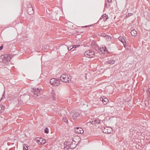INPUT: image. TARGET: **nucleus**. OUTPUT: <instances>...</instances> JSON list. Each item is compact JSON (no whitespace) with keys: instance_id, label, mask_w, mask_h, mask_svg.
<instances>
[{"instance_id":"nucleus-1","label":"nucleus","mask_w":150,"mask_h":150,"mask_svg":"<svg viewBox=\"0 0 150 150\" xmlns=\"http://www.w3.org/2000/svg\"><path fill=\"white\" fill-rule=\"evenodd\" d=\"M60 80L62 82L69 83L71 81L70 76L67 74H63L60 77Z\"/></svg>"},{"instance_id":"nucleus-2","label":"nucleus","mask_w":150,"mask_h":150,"mask_svg":"<svg viewBox=\"0 0 150 150\" xmlns=\"http://www.w3.org/2000/svg\"><path fill=\"white\" fill-rule=\"evenodd\" d=\"M42 90V89L41 88H33L32 90L31 94L35 98H36L38 97H39V98H40Z\"/></svg>"},{"instance_id":"nucleus-3","label":"nucleus","mask_w":150,"mask_h":150,"mask_svg":"<svg viewBox=\"0 0 150 150\" xmlns=\"http://www.w3.org/2000/svg\"><path fill=\"white\" fill-rule=\"evenodd\" d=\"M29 98V96L28 95L21 96L18 98V103L19 104L25 103Z\"/></svg>"},{"instance_id":"nucleus-4","label":"nucleus","mask_w":150,"mask_h":150,"mask_svg":"<svg viewBox=\"0 0 150 150\" xmlns=\"http://www.w3.org/2000/svg\"><path fill=\"white\" fill-rule=\"evenodd\" d=\"M95 53L92 50H88L84 53V55L87 57L92 58L95 56Z\"/></svg>"},{"instance_id":"nucleus-5","label":"nucleus","mask_w":150,"mask_h":150,"mask_svg":"<svg viewBox=\"0 0 150 150\" xmlns=\"http://www.w3.org/2000/svg\"><path fill=\"white\" fill-rule=\"evenodd\" d=\"M1 57L2 58L3 62L4 64H6L8 62L10 61L12 56L10 54L8 55L5 54L2 55Z\"/></svg>"},{"instance_id":"nucleus-6","label":"nucleus","mask_w":150,"mask_h":150,"mask_svg":"<svg viewBox=\"0 0 150 150\" xmlns=\"http://www.w3.org/2000/svg\"><path fill=\"white\" fill-rule=\"evenodd\" d=\"M50 83L51 85L54 86H56L59 85L60 84V81L58 79L53 78L50 79Z\"/></svg>"},{"instance_id":"nucleus-7","label":"nucleus","mask_w":150,"mask_h":150,"mask_svg":"<svg viewBox=\"0 0 150 150\" xmlns=\"http://www.w3.org/2000/svg\"><path fill=\"white\" fill-rule=\"evenodd\" d=\"M74 131L76 133L78 134H82L84 132V131L83 129L79 127H76L75 128Z\"/></svg>"},{"instance_id":"nucleus-8","label":"nucleus","mask_w":150,"mask_h":150,"mask_svg":"<svg viewBox=\"0 0 150 150\" xmlns=\"http://www.w3.org/2000/svg\"><path fill=\"white\" fill-rule=\"evenodd\" d=\"M100 121L101 120H100L96 118V119L91 120L90 121V122L93 125H95L96 124H100ZM101 121H102L101 120Z\"/></svg>"},{"instance_id":"nucleus-9","label":"nucleus","mask_w":150,"mask_h":150,"mask_svg":"<svg viewBox=\"0 0 150 150\" xmlns=\"http://www.w3.org/2000/svg\"><path fill=\"white\" fill-rule=\"evenodd\" d=\"M112 130V128L110 127H104L103 130V132L105 133H110Z\"/></svg>"},{"instance_id":"nucleus-10","label":"nucleus","mask_w":150,"mask_h":150,"mask_svg":"<svg viewBox=\"0 0 150 150\" xmlns=\"http://www.w3.org/2000/svg\"><path fill=\"white\" fill-rule=\"evenodd\" d=\"M75 142L73 141L70 144H69V148L71 149H74L76 146Z\"/></svg>"},{"instance_id":"nucleus-11","label":"nucleus","mask_w":150,"mask_h":150,"mask_svg":"<svg viewBox=\"0 0 150 150\" xmlns=\"http://www.w3.org/2000/svg\"><path fill=\"white\" fill-rule=\"evenodd\" d=\"M27 10L28 11V12L29 15H31L33 14L34 12L33 9V8L31 6L30 7H28Z\"/></svg>"},{"instance_id":"nucleus-12","label":"nucleus","mask_w":150,"mask_h":150,"mask_svg":"<svg viewBox=\"0 0 150 150\" xmlns=\"http://www.w3.org/2000/svg\"><path fill=\"white\" fill-rule=\"evenodd\" d=\"M98 50L101 52L102 53L104 54L105 52L107 51L106 47L105 46L104 47H100V48L98 47V48L97 49V50Z\"/></svg>"},{"instance_id":"nucleus-13","label":"nucleus","mask_w":150,"mask_h":150,"mask_svg":"<svg viewBox=\"0 0 150 150\" xmlns=\"http://www.w3.org/2000/svg\"><path fill=\"white\" fill-rule=\"evenodd\" d=\"M91 45L93 48L95 49L96 50H97V49L98 48V46L96 42L94 41L92 42Z\"/></svg>"},{"instance_id":"nucleus-14","label":"nucleus","mask_w":150,"mask_h":150,"mask_svg":"<svg viewBox=\"0 0 150 150\" xmlns=\"http://www.w3.org/2000/svg\"><path fill=\"white\" fill-rule=\"evenodd\" d=\"M103 18L104 21H106L108 19V16L106 14H103L100 17V19H102Z\"/></svg>"},{"instance_id":"nucleus-15","label":"nucleus","mask_w":150,"mask_h":150,"mask_svg":"<svg viewBox=\"0 0 150 150\" xmlns=\"http://www.w3.org/2000/svg\"><path fill=\"white\" fill-rule=\"evenodd\" d=\"M131 34L132 35L136 36L137 35V32L135 30H133L131 31Z\"/></svg>"},{"instance_id":"nucleus-16","label":"nucleus","mask_w":150,"mask_h":150,"mask_svg":"<svg viewBox=\"0 0 150 150\" xmlns=\"http://www.w3.org/2000/svg\"><path fill=\"white\" fill-rule=\"evenodd\" d=\"M79 116V115L78 113H75L73 115L72 118L73 120H75Z\"/></svg>"},{"instance_id":"nucleus-17","label":"nucleus","mask_w":150,"mask_h":150,"mask_svg":"<svg viewBox=\"0 0 150 150\" xmlns=\"http://www.w3.org/2000/svg\"><path fill=\"white\" fill-rule=\"evenodd\" d=\"M111 1V0H110V1L109 0H108V2H105V4L104 7L105 8H108L110 6L109 4L108 5V3H110Z\"/></svg>"},{"instance_id":"nucleus-18","label":"nucleus","mask_w":150,"mask_h":150,"mask_svg":"<svg viewBox=\"0 0 150 150\" xmlns=\"http://www.w3.org/2000/svg\"><path fill=\"white\" fill-rule=\"evenodd\" d=\"M115 62V61L113 59H111L106 62V63L108 64H113Z\"/></svg>"},{"instance_id":"nucleus-19","label":"nucleus","mask_w":150,"mask_h":150,"mask_svg":"<svg viewBox=\"0 0 150 150\" xmlns=\"http://www.w3.org/2000/svg\"><path fill=\"white\" fill-rule=\"evenodd\" d=\"M119 40L121 42H122V43L123 42L124 43H125V40L124 39V38L123 37H119L118 38Z\"/></svg>"},{"instance_id":"nucleus-20","label":"nucleus","mask_w":150,"mask_h":150,"mask_svg":"<svg viewBox=\"0 0 150 150\" xmlns=\"http://www.w3.org/2000/svg\"><path fill=\"white\" fill-rule=\"evenodd\" d=\"M108 101V100L106 98H105L103 99V103L104 104H106L107 102Z\"/></svg>"},{"instance_id":"nucleus-21","label":"nucleus","mask_w":150,"mask_h":150,"mask_svg":"<svg viewBox=\"0 0 150 150\" xmlns=\"http://www.w3.org/2000/svg\"><path fill=\"white\" fill-rule=\"evenodd\" d=\"M63 120H64V122L67 123H68V121L67 117H63Z\"/></svg>"},{"instance_id":"nucleus-22","label":"nucleus","mask_w":150,"mask_h":150,"mask_svg":"<svg viewBox=\"0 0 150 150\" xmlns=\"http://www.w3.org/2000/svg\"><path fill=\"white\" fill-rule=\"evenodd\" d=\"M106 37V39L107 41H110L111 39V37L108 35H105L104 36Z\"/></svg>"},{"instance_id":"nucleus-23","label":"nucleus","mask_w":150,"mask_h":150,"mask_svg":"<svg viewBox=\"0 0 150 150\" xmlns=\"http://www.w3.org/2000/svg\"><path fill=\"white\" fill-rule=\"evenodd\" d=\"M5 91H4V93H3V95H2V97L1 98V100H0V101H1V100H2L3 99H4L5 98Z\"/></svg>"},{"instance_id":"nucleus-24","label":"nucleus","mask_w":150,"mask_h":150,"mask_svg":"<svg viewBox=\"0 0 150 150\" xmlns=\"http://www.w3.org/2000/svg\"><path fill=\"white\" fill-rule=\"evenodd\" d=\"M44 131L46 133H48L49 132V131L48 128L47 127L45 128L44 129Z\"/></svg>"},{"instance_id":"nucleus-25","label":"nucleus","mask_w":150,"mask_h":150,"mask_svg":"<svg viewBox=\"0 0 150 150\" xmlns=\"http://www.w3.org/2000/svg\"><path fill=\"white\" fill-rule=\"evenodd\" d=\"M52 98L53 99V100H56V95L55 94H52Z\"/></svg>"},{"instance_id":"nucleus-26","label":"nucleus","mask_w":150,"mask_h":150,"mask_svg":"<svg viewBox=\"0 0 150 150\" xmlns=\"http://www.w3.org/2000/svg\"><path fill=\"white\" fill-rule=\"evenodd\" d=\"M46 77V76L44 74H41L40 76V78H42L43 79L45 78Z\"/></svg>"},{"instance_id":"nucleus-27","label":"nucleus","mask_w":150,"mask_h":150,"mask_svg":"<svg viewBox=\"0 0 150 150\" xmlns=\"http://www.w3.org/2000/svg\"><path fill=\"white\" fill-rule=\"evenodd\" d=\"M23 150H27L28 149V147L27 146H25V144H23Z\"/></svg>"},{"instance_id":"nucleus-28","label":"nucleus","mask_w":150,"mask_h":150,"mask_svg":"<svg viewBox=\"0 0 150 150\" xmlns=\"http://www.w3.org/2000/svg\"><path fill=\"white\" fill-rule=\"evenodd\" d=\"M80 45H73L72 46L73 47H74V48H77L79 47Z\"/></svg>"},{"instance_id":"nucleus-29","label":"nucleus","mask_w":150,"mask_h":150,"mask_svg":"<svg viewBox=\"0 0 150 150\" xmlns=\"http://www.w3.org/2000/svg\"><path fill=\"white\" fill-rule=\"evenodd\" d=\"M71 46H70V47H67V49L68 50H71L73 48H74V47H71Z\"/></svg>"},{"instance_id":"nucleus-30","label":"nucleus","mask_w":150,"mask_h":150,"mask_svg":"<svg viewBox=\"0 0 150 150\" xmlns=\"http://www.w3.org/2000/svg\"><path fill=\"white\" fill-rule=\"evenodd\" d=\"M132 14V13H128V15H127L126 16V17H127V18L129 16H131Z\"/></svg>"},{"instance_id":"nucleus-31","label":"nucleus","mask_w":150,"mask_h":150,"mask_svg":"<svg viewBox=\"0 0 150 150\" xmlns=\"http://www.w3.org/2000/svg\"><path fill=\"white\" fill-rule=\"evenodd\" d=\"M43 141L42 142V144H44L46 143L45 140L44 139H43Z\"/></svg>"},{"instance_id":"nucleus-32","label":"nucleus","mask_w":150,"mask_h":150,"mask_svg":"<svg viewBox=\"0 0 150 150\" xmlns=\"http://www.w3.org/2000/svg\"><path fill=\"white\" fill-rule=\"evenodd\" d=\"M3 45H2L0 47V50H1L3 49Z\"/></svg>"},{"instance_id":"nucleus-33","label":"nucleus","mask_w":150,"mask_h":150,"mask_svg":"<svg viewBox=\"0 0 150 150\" xmlns=\"http://www.w3.org/2000/svg\"><path fill=\"white\" fill-rule=\"evenodd\" d=\"M66 146V147L68 148L69 149L70 148H69V144H68L67 145H66V146Z\"/></svg>"},{"instance_id":"nucleus-34","label":"nucleus","mask_w":150,"mask_h":150,"mask_svg":"<svg viewBox=\"0 0 150 150\" xmlns=\"http://www.w3.org/2000/svg\"><path fill=\"white\" fill-rule=\"evenodd\" d=\"M37 142L38 143V142H40V144H42V142H40V140H37Z\"/></svg>"},{"instance_id":"nucleus-35","label":"nucleus","mask_w":150,"mask_h":150,"mask_svg":"<svg viewBox=\"0 0 150 150\" xmlns=\"http://www.w3.org/2000/svg\"><path fill=\"white\" fill-rule=\"evenodd\" d=\"M64 150H69V149L68 148L66 147V146L64 147Z\"/></svg>"},{"instance_id":"nucleus-36","label":"nucleus","mask_w":150,"mask_h":150,"mask_svg":"<svg viewBox=\"0 0 150 150\" xmlns=\"http://www.w3.org/2000/svg\"><path fill=\"white\" fill-rule=\"evenodd\" d=\"M123 44V45H124V46L125 47V46H126V41H125V43H124L123 42L122 43Z\"/></svg>"},{"instance_id":"nucleus-37","label":"nucleus","mask_w":150,"mask_h":150,"mask_svg":"<svg viewBox=\"0 0 150 150\" xmlns=\"http://www.w3.org/2000/svg\"><path fill=\"white\" fill-rule=\"evenodd\" d=\"M69 143V142L68 143V142H65L64 143V147H65V146H66V145H67L68 144H67V143Z\"/></svg>"},{"instance_id":"nucleus-38","label":"nucleus","mask_w":150,"mask_h":150,"mask_svg":"<svg viewBox=\"0 0 150 150\" xmlns=\"http://www.w3.org/2000/svg\"><path fill=\"white\" fill-rule=\"evenodd\" d=\"M104 99V98H102V97H101L100 98V100L101 101H102V102H103V99Z\"/></svg>"},{"instance_id":"nucleus-39","label":"nucleus","mask_w":150,"mask_h":150,"mask_svg":"<svg viewBox=\"0 0 150 150\" xmlns=\"http://www.w3.org/2000/svg\"><path fill=\"white\" fill-rule=\"evenodd\" d=\"M2 107L0 106V112H2Z\"/></svg>"},{"instance_id":"nucleus-40","label":"nucleus","mask_w":150,"mask_h":150,"mask_svg":"<svg viewBox=\"0 0 150 150\" xmlns=\"http://www.w3.org/2000/svg\"><path fill=\"white\" fill-rule=\"evenodd\" d=\"M40 142H43V139L41 138H40Z\"/></svg>"},{"instance_id":"nucleus-41","label":"nucleus","mask_w":150,"mask_h":150,"mask_svg":"<svg viewBox=\"0 0 150 150\" xmlns=\"http://www.w3.org/2000/svg\"><path fill=\"white\" fill-rule=\"evenodd\" d=\"M89 25H88V26H83L82 27L83 28H86V27H89Z\"/></svg>"},{"instance_id":"nucleus-42","label":"nucleus","mask_w":150,"mask_h":150,"mask_svg":"<svg viewBox=\"0 0 150 150\" xmlns=\"http://www.w3.org/2000/svg\"><path fill=\"white\" fill-rule=\"evenodd\" d=\"M4 107H2V110H4Z\"/></svg>"},{"instance_id":"nucleus-43","label":"nucleus","mask_w":150,"mask_h":150,"mask_svg":"<svg viewBox=\"0 0 150 150\" xmlns=\"http://www.w3.org/2000/svg\"><path fill=\"white\" fill-rule=\"evenodd\" d=\"M105 35H103V37H104V36H105Z\"/></svg>"}]
</instances>
